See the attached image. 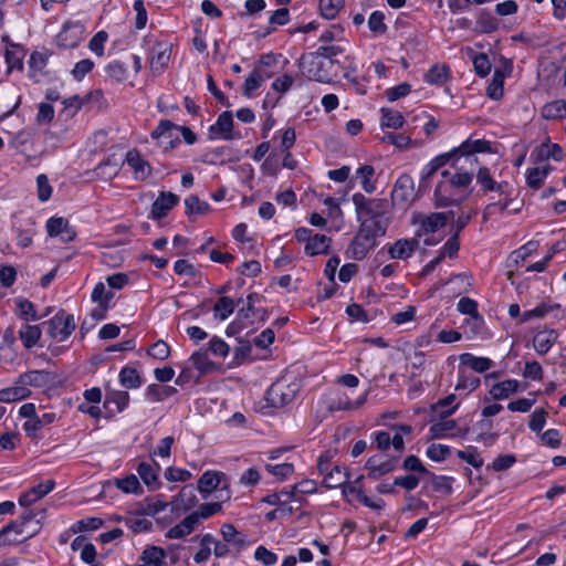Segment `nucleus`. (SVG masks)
<instances>
[{"instance_id": "20", "label": "nucleus", "mask_w": 566, "mask_h": 566, "mask_svg": "<svg viewBox=\"0 0 566 566\" xmlns=\"http://www.w3.org/2000/svg\"><path fill=\"white\" fill-rule=\"evenodd\" d=\"M125 161L134 171L136 180H145L151 174V166L145 160L137 149H130L126 154Z\"/></svg>"}, {"instance_id": "50", "label": "nucleus", "mask_w": 566, "mask_h": 566, "mask_svg": "<svg viewBox=\"0 0 566 566\" xmlns=\"http://www.w3.org/2000/svg\"><path fill=\"white\" fill-rule=\"evenodd\" d=\"M196 486L192 483L186 484L181 488L179 493L177 494L178 500L182 502V512L186 513L190 511L198 504V499L195 493Z\"/></svg>"}, {"instance_id": "34", "label": "nucleus", "mask_w": 566, "mask_h": 566, "mask_svg": "<svg viewBox=\"0 0 566 566\" xmlns=\"http://www.w3.org/2000/svg\"><path fill=\"white\" fill-rule=\"evenodd\" d=\"M461 364L470 367L473 371L483 374L494 367L495 363L488 357H478L470 353L460 356Z\"/></svg>"}, {"instance_id": "55", "label": "nucleus", "mask_w": 566, "mask_h": 566, "mask_svg": "<svg viewBox=\"0 0 566 566\" xmlns=\"http://www.w3.org/2000/svg\"><path fill=\"white\" fill-rule=\"evenodd\" d=\"M23 50L19 45H12L7 49L4 57L8 70H22L23 67Z\"/></svg>"}, {"instance_id": "29", "label": "nucleus", "mask_w": 566, "mask_h": 566, "mask_svg": "<svg viewBox=\"0 0 566 566\" xmlns=\"http://www.w3.org/2000/svg\"><path fill=\"white\" fill-rule=\"evenodd\" d=\"M455 398L454 394H450L447 397L439 399L437 402L431 403V412L440 419H447L459 408V403H453Z\"/></svg>"}, {"instance_id": "2", "label": "nucleus", "mask_w": 566, "mask_h": 566, "mask_svg": "<svg viewBox=\"0 0 566 566\" xmlns=\"http://www.w3.org/2000/svg\"><path fill=\"white\" fill-rule=\"evenodd\" d=\"M42 326L46 328V333L51 338L56 342H64L74 332L76 324L73 314L59 310L53 317L43 322Z\"/></svg>"}, {"instance_id": "28", "label": "nucleus", "mask_w": 566, "mask_h": 566, "mask_svg": "<svg viewBox=\"0 0 566 566\" xmlns=\"http://www.w3.org/2000/svg\"><path fill=\"white\" fill-rule=\"evenodd\" d=\"M198 521L191 512L188 514L179 524L172 526L166 533V537L169 539L184 538L191 534L198 525Z\"/></svg>"}, {"instance_id": "12", "label": "nucleus", "mask_w": 566, "mask_h": 566, "mask_svg": "<svg viewBox=\"0 0 566 566\" xmlns=\"http://www.w3.org/2000/svg\"><path fill=\"white\" fill-rule=\"evenodd\" d=\"M53 376L45 370H32L19 377L17 386L8 389H27V387L49 388L53 384Z\"/></svg>"}, {"instance_id": "52", "label": "nucleus", "mask_w": 566, "mask_h": 566, "mask_svg": "<svg viewBox=\"0 0 566 566\" xmlns=\"http://www.w3.org/2000/svg\"><path fill=\"white\" fill-rule=\"evenodd\" d=\"M119 381L127 389L138 388L143 385L140 376L135 368L124 367L119 373Z\"/></svg>"}, {"instance_id": "35", "label": "nucleus", "mask_w": 566, "mask_h": 566, "mask_svg": "<svg viewBox=\"0 0 566 566\" xmlns=\"http://www.w3.org/2000/svg\"><path fill=\"white\" fill-rule=\"evenodd\" d=\"M541 115L546 120L566 118V99H555L546 103L542 107Z\"/></svg>"}, {"instance_id": "38", "label": "nucleus", "mask_w": 566, "mask_h": 566, "mask_svg": "<svg viewBox=\"0 0 566 566\" xmlns=\"http://www.w3.org/2000/svg\"><path fill=\"white\" fill-rule=\"evenodd\" d=\"M450 76V69L444 64H436L424 74V82L430 85H443Z\"/></svg>"}, {"instance_id": "10", "label": "nucleus", "mask_w": 566, "mask_h": 566, "mask_svg": "<svg viewBox=\"0 0 566 566\" xmlns=\"http://www.w3.org/2000/svg\"><path fill=\"white\" fill-rule=\"evenodd\" d=\"M454 218L453 211L446 212H431L427 216H418L420 228L418 230L417 235L420 237L422 233H436L440 229H442L450 219ZM413 222H418L416 217L413 218Z\"/></svg>"}, {"instance_id": "11", "label": "nucleus", "mask_w": 566, "mask_h": 566, "mask_svg": "<svg viewBox=\"0 0 566 566\" xmlns=\"http://www.w3.org/2000/svg\"><path fill=\"white\" fill-rule=\"evenodd\" d=\"M228 479V475L222 471L207 470L198 479L196 488L201 494L202 499L207 500L211 493L219 490L222 483H224V481Z\"/></svg>"}, {"instance_id": "44", "label": "nucleus", "mask_w": 566, "mask_h": 566, "mask_svg": "<svg viewBox=\"0 0 566 566\" xmlns=\"http://www.w3.org/2000/svg\"><path fill=\"white\" fill-rule=\"evenodd\" d=\"M116 486L125 494L140 495L144 489L135 474H128L123 479H116Z\"/></svg>"}, {"instance_id": "23", "label": "nucleus", "mask_w": 566, "mask_h": 566, "mask_svg": "<svg viewBox=\"0 0 566 566\" xmlns=\"http://www.w3.org/2000/svg\"><path fill=\"white\" fill-rule=\"evenodd\" d=\"M50 54L46 51L32 52L30 60L28 62L29 70L28 75L35 83H39L41 78L45 75V67L48 65Z\"/></svg>"}, {"instance_id": "25", "label": "nucleus", "mask_w": 566, "mask_h": 566, "mask_svg": "<svg viewBox=\"0 0 566 566\" xmlns=\"http://www.w3.org/2000/svg\"><path fill=\"white\" fill-rule=\"evenodd\" d=\"M179 201V197L172 192H161L151 206V216L154 219H161L167 216L169 210Z\"/></svg>"}, {"instance_id": "54", "label": "nucleus", "mask_w": 566, "mask_h": 566, "mask_svg": "<svg viewBox=\"0 0 566 566\" xmlns=\"http://www.w3.org/2000/svg\"><path fill=\"white\" fill-rule=\"evenodd\" d=\"M264 468L270 474L274 475L279 482L287 480L294 473V464L289 462L280 464L266 463Z\"/></svg>"}, {"instance_id": "14", "label": "nucleus", "mask_w": 566, "mask_h": 566, "mask_svg": "<svg viewBox=\"0 0 566 566\" xmlns=\"http://www.w3.org/2000/svg\"><path fill=\"white\" fill-rule=\"evenodd\" d=\"M232 128H233V116L232 113L229 111H226L221 113L217 122L209 127V136L211 139H224V140H231L234 139V136L232 135Z\"/></svg>"}, {"instance_id": "63", "label": "nucleus", "mask_w": 566, "mask_h": 566, "mask_svg": "<svg viewBox=\"0 0 566 566\" xmlns=\"http://www.w3.org/2000/svg\"><path fill=\"white\" fill-rule=\"evenodd\" d=\"M344 7V0H319L321 14L328 20L334 19Z\"/></svg>"}, {"instance_id": "3", "label": "nucleus", "mask_w": 566, "mask_h": 566, "mask_svg": "<svg viewBox=\"0 0 566 566\" xmlns=\"http://www.w3.org/2000/svg\"><path fill=\"white\" fill-rule=\"evenodd\" d=\"M357 219H384L388 209V201L380 198H367L360 192L352 197Z\"/></svg>"}, {"instance_id": "16", "label": "nucleus", "mask_w": 566, "mask_h": 566, "mask_svg": "<svg viewBox=\"0 0 566 566\" xmlns=\"http://www.w3.org/2000/svg\"><path fill=\"white\" fill-rule=\"evenodd\" d=\"M418 485H419V476H417L415 474H407V475L396 476L391 484L386 483V482H381V483L377 484L376 491L379 494H395V493H397L396 486H400V488L405 489L406 491L410 492V491L415 490Z\"/></svg>"}, {"instance_id": "40", "label": "nucleus", "mask_w": 566, "mask_h": 566, "mask_svg": "<svg viewBox=\"0 0 566 566\" xmlns=\"http://www.w3.org/2000/svg\"><path fill=\"white\" fill-rule=\"evenodd\" d=\"M41 327L40 325H29L24 324L21 326L19 331V337L22 340V344L25 348L34 347L41 338Z\"/></svg>"}, {"instance_id": "42", "label": "nucleus", "mask_w": 566, "mask_h": 566, "mask_svg": "<svg viewBox=\"0 0 566 566\" xmlns=\"http://www.w3.org/2000/svg\"><path fill=\"white\" fill-rule=\"evenodd\" d=\"M476 180L481 185V187L486 191H496L500 193H504V187L506 184H499L490 175V171L486 167H481L476 171Z\"/></svg>"}, {"instance_id": "17", "label": "nucleus", "mask_w": 566, "mask_h": 566, "mask_svg": "<svg viewBox=\"0 0 566 566\" xmlns=\"http://www.w3.org/2000/svg\"><path fill=\"white\" fill-rule=\"evenodd\" d=\"M54 488L55 481L49 479L44 482H41L32 486L29 491L22 493L18 499V503L20 506H29L36 502L38 500H41L42 497L48 495L50 492L54 490Z\"/></svg>"}, {"instance_id": "59", "label": "nucleus", "mask_w": 566, "mask_h": 566, "mask_svg": "<svg viewBox=\"0 0 566 566\" xmlns=\"http://www.w3.org/2000/svg\"><path fill=\"white\" fill-rule=\"evenodd\" d=\"M454 482L453 476L448 475H433V480L430 482L433 492H439L444 495H451L453 493L452 484Z\"/></svg>"}, {"instance_id": "51", "label": "nucleus", "mask_w": 566, "mask_h": 566, "mask_svg": "<svg viewBox=\"0 0 566 566\" xmlns=\"http://www.w3.org/2000/svg\"><path fill=\"white\" fill-rule=\"evenodd\" d=\"M234 301L228 296H221L213 305L214 315L221 321H226L234 312Z\"/></svg>"}, {"instance_id": "60", "label": "nucleus", "mask_w": 566, "mask_h": 566, "mask_svg": "<svg viewBox=\"0 0 566 566\" xmlns=\"http://www.w3.org/2000/svg\"><path fill=\"white\" fill-rule=\"evenodd\" d=\"M399 457H391L386 461H381L371 472H368L367 476L371 480H378L381 476L392 472L397 468Z\"/></svg>"}, {"instance_id": "43", "label": "nucleus", "mask_w": 566, "mask_h": 566, "mask_svg": "<svg viewBox=\"0 0 566 566\" xmlns=\"http://www.w3.org/2000/svg\"><path fill=\"white\" fill-rule=\"evenodd\" d=\"M375 168L371 165H363L356 170V178L359 179L363 189L367 193L376 190V184L373 180Z\"/></svg>"}, {"instance_id": "37", "label": "nucleus", "mask_w": 566, "mask_h": 566, "mask_svg": "<svg viewBox=\"0 0 566 566\" xmlns=\"http://www.w3.org/2000/svg\"><path fill=\"white\" fill-rule=\"evenodd\" d=\"M557 339V333L553 329L538 332L533 339L535 350L544 355L555 344Z\"/></svg>"}, {"instance_id": "15", "label": "nucleus", "mask_w": 566, "mask_h": 566, "mask_svg": "<svg viewBox=\"0 0 566 566\" xmlns=\"http://www.w3.org/2000/svg\"><path fill=\"white\" fill-rule=\"evenodd\" d=\"M129 391H106L103 403L105 418H112L115 413L123 411L129 401Z\"/></svg>"}, {"instance_id": "61", "label": "nucleus", "mask_w": 566, "mask_h": 566, "mask_svg": "<svg viewBox=\"0 0 566 566\" xmlns=\"http://www.w3.org/2000/svg\"><path fill=\"white\" fill-rule=\"evenodd\" d=\"M106 74L116 82H123L127 77V66L119 60H114L105 66Z\"/></svg>"}, {"instance_id": "53", "label": "nucleus", "mask_w": 566, "mask_h": 566, "mask_svg": "<svg viewBox=\"0 0 566 566\" xmlns=\"http://www.w3.org/2000/svg\"><path fill=\"white\" fill-rule=\"evenodd\" d=\"M186 214L203 216L210 210V205L207 201L200 200L196 196H189L185 199Z\"/></svg>"}, {"instance_id": "48", "label": "nucleus", "mask_w": 566, "mask_h": 566, "mask_svg": "<svg viewBox=\"0 0 566 566\" xmlns=\"http://www.w3.org/2000/svg\"><path fill=\"white\" fill-rule=\"evenodd\" d=\"M187 363L197 371V376L206 374L212 367V363L208 359L207 353L201 350L195 352Z\"/></svg>"}, {"instance_id": "8", "label": "nucleus", "mask_w": 566, "mask_h": 566, "mask_svg": "<svg viewBox=\"0 0 566 566\" xmlns=\"http://www.w3.org/2000/svg\"><path fill=\"white\" fill-rule=\"evenodd\" d=\"M471 430L474 434L471 440L482 443L485 448L494 446L500 438V433L494 431V421L489 418L481 417L471 424Z\"/></svg>"}, {"instance_id": "62", "label": "nucleus", "mask_w": 566, "mask_h": 566, "mask_svg": "<svg viewBox=\"0 0 566 566\" xmlns=\"http://www.w3.org/2000/svg\"><path fill=\"white\" fill-rule=\"evenodd\" d=\"M426 454L434 462H442L451 454V448L447 444L432 443L427 448Z\"/></svg>"}, {"instance_id": "4", "label": "nucleus", "mask_w": 566, "mask_h": 566, "mask_svg": "<svg viewBox=\"0 0 566 566\" xmlns=\"http://www.w3.org/2000/svg\"><path fill=\"white\" fill-rule=\"evenodd\" d=\"M297 391H264L263 397L254 403V410L262 415H272L275 409L293 401Z\"/></svg>"}, {"instance_id": "19", "label": "nucleus", "mask_w": 566, "mask_h": 566, "mask_svg": "<svg viewBox=\"0 0 566 566\" xmlns=\"http://www.w3.org/2000/svg\"><path fill=\"white\" fill-rule=\"evenodd\" d=\"M375 245V241L358 230L355 238L347 248V255L354 260L360 261L371 249H374Z\"/></svg>"}, {"instance_id": "18", "label": "nucleus", "mask_w": 566, "mask_h": 566, "mask_svg": "<svg viewBox=\"0 0 566 566\" xmlns=\"http://www.w3.org/2000/svg\"><path fill=\"white\" fill-rule=\"evenodd\" d=\"M167 506L168 502L165 501V495L158 494L155 500L151 496H146L144 501L138 504V507L129 513L136 516H155L159 512L165 511Z\"/></svg>"}, {"instance_id": "6", "label": "nucleus", "mask_w": 566, "mask_h": 566, "mask_svg": "<svg viewBox=\"0 0 566 566\" xmlns=\"http://www.w3.org/2000/svg\"><path fill=\"white\" fill-rule=\"evenodd\" d=\"M468 193H463L453 187L449 180L442 178L433 193L434 206L437 208H446L453 205H460L465 198Z\"/></svg>"}, {"instance_id": "32", "label": "nucleus", "mask_w": 566, "mask_h": 566, "mask_svg": "<svg viewBox=\"0 0 566 566\" xmlns=\"http://www.w3.org/2000/svg\"><path fill=\"white\" fill-rule=\"evenodd\" d=\"M360 221L359 230L376 242L378 237H381L386 232L387 224L384 219H358Z\"/></svg>"}, {"instance_id": "46", "label": "nucleus", "mask_w": 566, "mask_h": 566, "mask_svg": "<svg viewBox=\"0 0 566 566\" xmlns=\"http://www.w3.org/2000/svg\"><path fill=\"white\" fill-rule=\"evenodd\" d=\"M104 525V521L101 517H87L76 521L70 526L72 534L96 531Z\"/></svg>"}, {"instance_id": "30", "label": "nucleus", "mask_w": 566, "mask_h": 566, "mask_svg": "<svg viewBox=\"0 0 566 566\" xmlns=\"http://www.w3.org/2000/svg\"><path fill=\"white\" fill-rule=\"evenodd\" d=\"M368 391L360 395L355 401H352L345 394L338 399H332L327 406L328 411L334 412L338 410H356L361 407L367 400Z\"/></svg>"}, {"instance_id": "5", "label": "nucleus", "mask_w": 566, "mask_h": 566, "mask_svg": "<svg viewBox=\"0 0 566 566\" xmlns=\"http://www.w3.org/2000/svg\"><path fill=\"white\" fill-rule=\"evenodd\" d=\"M303 73L313 81L326 82L329 77V65L316 51L303 55L300 61Z\"/></svg>"}, {"instance_id": "39", "label": "nucleus", "mask_w": 566, "mask_h": 566, "mask_svg": "<svg viewBox=\"0 0 566 566\" xmlns=\"http://www.w3.org/2000/svg\"><path fill=\"white\" fill-rule=\"evenodd\" d=\"M119 165L112 157H107L105 160L99 163L97 167L94 169V174L98 179L102 180H112L119 172Z\"/></svg>"}, {"instance_id": "45", "label": "nucleus", "mask_w": 566, "mask_h": 566, "mask_svg": "<svg viewBox=\"0 0 566 566\" xmlns=\"http://www.w3.org/2000/svg\"><path fill=\"white\" fill-rule=\"evenodd\" d=\"M457 457L474 469H480L484 464L483 458L474 446H468L464 450H458Z\"/></svg>"}, {"instance_id": "57", "label": "nucleus", "mask_w": 566, "mask_h": 566, "mask_svg": "<svg viewBox=\"0 0 566 566\" xmlns=\"http://www.w3.org/2000/svg\"><path fill=\"white\" fill-rule=\"evenodd\" d=\"M516 455L513 453L500 454L492 463L486 465V471L502 472L509 470L516 463Z\"/></svg>"}, {"instance_id": "1", "label": "nucleus", "mask_w": 566, "mask_h": 566, "mask_svg": "<svg viewBox=\"0 0 566 566\" xmlns=\"http://www.w3.org/2000/svg\"><path fill=\"white\" fill-rule=\"evenodd\" d=\"M457 155L451 159L454 171L443 170L441 177L449 180V182L463 193L472 182L478 165L476 153H490L491 143L485 139H472L471 137L464 140L459 147Z\"/></svg>"}, {"instance_id": "7", "label": "nucleus", "mask_w": 566, "mask_h": 566, "mask_svg": "<svg viewBox=\"0 0 566 566\" xmlns=\"http://www.w3.org/2000/svg\"><path fill=\"white\" fill-rule=\"evenodd\" d=\"M178 129L179 125L174 124L169 119H163L151 132L150 136L153 139H156L158 145L165 150L174 149L180 144Z\"/></svg>"}, {"instance_id": "24", "label": "nucleus", "mask_w": 566, "mask_h": 566, "mask_svg": "<svg viewBox=\"0 0 566 566\" xmlns=\"http://www.w3.org/2000/svg\"><path fill=\"white\" fill-rule=\"evenodd\" d=\"M418 247L419 240L417 238L399 239L388 248V253L391 259L406 260L415 253Z\"/></svg>"}, {"instance_id": "41", "label": "nucleus", "mask_w": 566, "mask_h": 566, "mask_svg": "<svg viewBox=\"0 0 566 566\" xmlns=\"http://www.w3.org/2000/svg\"><path fill=\"white\" fill-rule=\"evenodd\" d=\"M502 373L493 371L482 377L483 384L490 389H517L516 380H500Z\"/></svg>"}, {"instance_id": "49", "label": "nucleus", "mask_w": 566, "mask_h": 566, "mask_svg": "<svg viewBox=\"0 0 566 566\" xmlns=\"http://www.w3.org/2000/svg\"><path fill=\"white\" fill-rule=\"evenodd\" d=\"M551 167L548 165L530 168L526 174V182L531 188L538 189L548 176Z\"/></svg>"}, {"instance_id": "33", "label": "nucleus", "mask_w": 566, "mask_h": 566, "mask_svg": "<svg viewBox=\"0 0 566 566\" xmlns=\"http://www.w3.org/2000/svg\"><path fill=\"white\" fill-rule=\"evenodd\" d=\"M331 238L325 234L315 233L308 243L305 244V253L310 256L327 254L331 247Z\"/></svg>"}, {"instance_id": "22", "label": "nucleus", "mask_w": 566, "mask_h": 566, "mask_svg": "<svg viewBox=\"0 0 566 566\" xmlns=\"http://www.w3.org/2000/svg\"><path fill=\"white\" fill-rule=\"evenodd\" d=\"M457 151L458 149H452L449 153L434 157L430 163H428L420 172L419 187H427V180L433 176L439 168L451 161V159L457 155Z\"/></svg>"}, {"instance_id": "47", "label": "nucleus", "mask_w": 566, "mask_h": 566, "mask_svg": "<svg viewBox=\"0 0 566 566\" xmlns=\"http://www.w3.org/2000/svg\"><path fill=\"white\" fill-rule=\"evenodd\" d=\"M403 123H405V119L400 112L391 109V108H385V107L381 108L380 126L382 128L387 127V128L398 129V128L402 127Z\"/></svg>"}, {"instance_id": "13", "label": "nucleus", "mask_w": 566, "mask_h": 566, "mask_svg": "<svg viewBox=\"0 0 566 566\" xmlns=\"http://www.w3.org/2000/svg\"><path fill=\"white\" fill-rule=\"evenodd\" d=\"M171 55V44L168 42H156L151 48L150 71L154 74H161L168 66Z\"/></svg>"}, {"instance_id": "64", "label": "nucleus", "mask_w": 566, "mask_h": 566, "mask_svg": "<svg viewBox=\"0 0 566 566\" xmlns=\"http://www.w3.org/2000/svg\"><path fill=\"white\" fill-rule=\"evenodd\" d=\"M92 301L104 306H109L112 298L114 297V293L107 291L104 283L98 282L92 292Z\"/></svg>"}, {"instance_id": "26", "label": "nucleus", "mask_w": 566, "mask_h": 566, "mask_svg": "<svg viewBox=\"0 0 566 566\" xmlns=\"http://www.w3.org/2000/svg\"><path fill=\"white\" fill-rule=\"evenodd\" d=\"M167 551L157 545H147L139 556L142 565L136 566H165Z\"/></svg>"}, {"instance_id": "9", "label": "nucleus", "mask_w": 566, "mask_h": 566, "mask_svg": "<svg viewBox=\"0 0 566 566\" xmlns=\"http://www.w3.org/2000/svg\"><path fill=\"white\" fill-rule=\"evenodd\" d=\"M415 182L411 176L401 175L395 182L391 199L394 205L408 207L415 201Z\"/></svg>"}, {"instance_id": "27", "label": "nucleus", "mask_w": 566, "mask_h": 566, "mask_svg": "<svg viewBox=\"0 0 566 566\" xmlns=\"http://www.w3.org/2000/svg\"><path fill=\"white\" fill-rule=\"evenodd\" d=\"M56 420L54 412H45L41 417L38 415L32 420H27L23 423L25 434L31 439H38V432L45 426L53 423Z\"/></svg>"}, {"instance_id": "36", "label": "nucleus", "mask_w": 566, "mask_h": 566, "mask_svg": "<svg viewBox=\"0 0 566 566\" xmlns=\"http://www.w3.org/2000/svg\"><path fill=\"white\" fill-rule=\"evenodd\" d=\"M14 305H15V310H14L15 315L25 322L39 321L42 318L41 315H38L33 303L27 298H23V297L14 298Z\"/></svg>"}, {"instance_id": "31", "label": "nucleus", "mask_w": 566, "mask_h": 566, "mask_svg": "<svg viewBox=\"0 0 566 566\" xmlns=\"http://www.w3.org/2000/svg\"><path fill=\"white\" fill-rule=\"evenodd\" d=\"M365 476L361 474L358 478H356L354 481H349V479H344V481L335 480L334 484L332 486H339L342 489V495L344 500L352 504L350 495H355L358 500V492L364 491L363 489V481Z\"/></svg>"}, {"instance_id": "21", "label": "nucleus", "mask_w": 566, "mask_h": 566, "mask_svg": "<svg viewBox=\"0 0 566 566\" xmlns=\"http://www.w3.org/2000/svg\"><path fill=\"white\" fill-rule=\"evenodd\" d=\"M154 464L155 468L147 462H140L136 468L137 473L149 491L159 490L163 485L158 475L160 465L156 461H154Z\"/></svg>"}, {"instance_id": "56", "label": "nucleus", "mask_w": 566, "mask_h": 566, "mask_svg": "<svg viewBox=\"0 0 566 566\" xmlns=\"http://www.w3.org/2000/svg\"><path fill=\"white\" fill-rule=\"evenodd\" d=\"M340 475H344L345 479L350 478V472L348 468L342 465H334L333 469L328 470L324 474V480L322 482V486L326 489H336L337 486H332L335 480L343 481Z\"/></svg>"}, {"instance_id": "58", "label": "nucleus", "mask_w": 566, "mask_h": 566, "mask_svg": "<svg viewBox=\"0 0 566 566\" xmlns=\"http://www.w3.org/2000/svg\"><path fill=\"white\" fill-rule=\"evenodd\" d=\"M537 157L541 159H554L559 161L563 159V149L558 144L543 143L537 148Z\"/></svg>"}]
</instances>
